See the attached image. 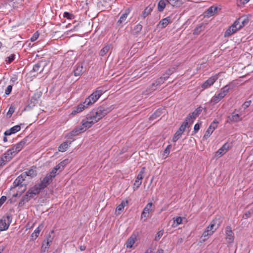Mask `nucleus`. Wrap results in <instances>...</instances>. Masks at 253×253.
I'll use <instances>...</instances> for the list:
<instances>
[{
	"instance_id": "obj_26",
	"label": "nucleus",
	"mask_w": 253,
	"mask_h": 253,
	"mask_svg": "<svg viewBox=\"0 0 253 253\" xmlns=\"http://www.w3.org/2000/svg\"><path fill=\"white\" fill-rule=\"evenodd\" d=\"M25 144V141L22 140L15 145L11 149L13 151H14L15 154H16L18 152L21 150Z\"/></svg>"
},
{
	"instance_id": "obj_12",
	"label": "nucleus",
	"mask_w": 253,
	"mask_h": 253,
	"mask_svg": "<svg viewBox=\"0 0 253 253\" xmlns=\"http://www.w3.org/2000/svg\"><path fill=\"white\" fill-rule=\"evenodd\" d=\"M218 124V122L217 120H214L208 127L207 130L206 132V133L204 136V137H209L212 134L215 129L217 127Z\"/></svg>"
},
{
	"instance_id": "obj_22",
	"label": "nucleus",
	"mask_w": 253,
	"mask_h": 253,
	"mask_svg": "<svg viewBox=\"0 0 253 253\" xmlns=\"http://www.w3.org/2000/svg\"><path fill=\"white\" fill-rule=\"evenodd\" d=\"M249 21V19L248 17L246 16L241 17L237 20H236V22L238 24V25L241 26V29L245 25H246L248 23Z\"/></svg>"
},
{
	"instance_id": "obj_19",
	"label": "nucleus",
	"mask_w": 253,
	"mask_h": 253,
	"mask_svg": "<svg viewBox=\"0 0 253 253\" xmlns=\"http://www.w3.org/2000/svg\"><path fill=\"white\" fill-rule=\"evenodd\" d=\"M52 179L48 174L43 178L41 183H39L43 189L47 187L52 181Z\"/></svg>"
},
{
	"instance_id": "obj_27",
	"label": "nucleus",
	"mask_w": 253,
	"mask_h": 253,
	"mask_svg": "<svg viewBox=\"0 0 253 253\" xmlns=\"http://www.w3.org/2000/svg\"><path fill=\"white\" fill-rule=\"evenodd\" d=\"M20 126L19 125H16L12 127L10 129L6 130L4 134L5 136L10 135L11 134H13L19 131L20 130Z\"/></svg>"
},
{
	"instance_id": "obj_49",
	"label": "nucleus",
	"mask_w": 253,
	"mask_h": 253,
	"mask_svg": "<svg viewBox=\"0 0 253 253\" xmlns=\"http://www.w3.org/2000/svg\"><path fill=\"white\" fill-rule=\"evenodd\" d=\"M142 26L140 24H137L133 29V32L137 34L140 32L142 30Z\"/></svg>"
},
{
	"instance_id": "obj_34",
	"label": "nucleus",
	"mask_w": 253,
	"mask_h": 253,
	"mask_svg": "<svg viewBox=\"0 0 253 253\" xmlns=\"http://www.w3.org/2000/svg\"><path fill=\"white\" fill-rule=\"evenodd\" d=\"M36 168L34 169H29L27 171H25V172L23 173V174H25V176L26 177L27 176H31V177H33L34 176H36L37 175V171L35 169Z\"/></svg>"
},
{
	"instance_id": "obj_6",
	"label": "nucleus",
	"mask_w": 253,
	"mask_h": 253,
	"mask_svg": "<svg viewBox=\"0 0 253 253\" xmlns=\"http://www.w3.org/2000/svg\"><path fill=\"white\" fill-rule=\"evenodd\" d=\"M155 210V206L152 203H149L147 204L144 208L143 211L141 213V218L143 219L144 218V221L146 220V218L148 217L149 213L153 212Z\"/></svg>"
},
{
	"instance_id": "obj_24",
	"label": "nucleus",
	"mask_w": 253,
	"mask_h": 253,
	"mask_svg": "<svg viewBox=\"0 0 253 253\" xmlns=\"http://www.w3.org/2000/svg\"><path fill=\"white\" fill-rule=\"evenodd\" d=\"M170 21V17H167L165 18H164L159 22V23L157 25V27L160 29H163L165 28L169 23Z\"/></svg>"
},
{
	"instance_id": "obj_14",
	"label": "nucleus",
	"mask_w": 253,
	"mask_h": 253,
	"mask_svg": "<svg viewBox=\"0 0 253 253\" xmlns=\"http://www.w3.org/2000/svg\"><path fill=\"white\" fill-rule=\"evenodd\" d=\"M218 9V8L217 6H212L206 10L205 12L204 16L207 18H210L214 16L217 13Z\"/></svg>"
},
{
	"instance_id": "obj_5",
	"label": "nucleus",
	"mask_w": 253,
	"mask_h": 253,
	"mask_svg": "<svg viewBox=\"0 0 253 253\" xmlns=\"http://www.w3.org/2000/svg\"><path fill=\"white\" fill-rule=\"evenodd\" d=\"M12 218L11 215L7 214L0 219V231H5L8 228L11 222Z\"/></svg>"
},
{
	"instance_id": "obj_2",
	"label": "nucleus",
	"mask_w": 253,
	"mask_h": 253,
	"mask_svg": "<svg viewBox=\"0 0 253 253\" xmlns=\"http://www.w3.org/2000/svg\"><path fill=\"white\" fill-rule=\"evenodd\" d=\"M110 111L109 108L99 106L97 108L93 109L87 116L88 117L89 120H91L93 123L95 124L106 115Z\"/></svg>"
},
{
	"instance_id": "obj_45",
	"label": "nucleus",
	"mask_w": 253,
	"mask_h": 253,
	"mask_svg": "<svg viewBox=\"0 0 253 253\" xmlns=\"http://www.w3.org/2000/svg\"><path fill=\"white\" fill-rule=\"evenodd\" d=\"M171 148V145H169L167 146V148L165 149V150L164 151L163 157L164 159H166L168 157V155H169L170 153V150Z\"/></svg>"
},
{
	"instance_id": "obj_44",
	"label": "nucleus",
	"mask_w": 253,
	"mask_h": 253,
	"mask_svg": "<svg viewBox=\"0 0 253 253\" xmlns=\"http://www.w3.org/2000/svg\"><path fill=\"white\" fill-rule=\"evenodd\" d=\"M152 7H151V6H147L144 10L143 14H142V16L143 17V18H145L146 17H147L148 15H149L150 14V13L151 12V11H152Z\"/></svg>"
},
{
	"instance_id": "obj_17",
	"label": "nucleus",
	"mask_w": 253,
	"mask_h": 253,
	"mask_svg": "<svg viewBox=\"0 0 253 253\" xmlns=\"http://www.w3.org/2000/svg\"><path fill=\"white\" fill-rule=\"evenodd\" d=\"M229 144L226 143L216 153V156L221 157L229 149Z\"/></svg>"
},
{
	"instance_id": "obj_18",
	"label": "nucleus",
	"mask_w": 253,
	"mask_h": 253,
	"mask_svg": "<svg viewBox=\"0 0 253 253\" xmlns=\"http://www.w3.org/2000/svg\"><path fill=\"white\" fill-rule=\"evenodd\" d=\"M220 224V222L218 221L217 219H214L212 220L210 225L208 226L207 228L209 230L212 231L213 233H214L219 227Z\"/></svg>"
},
{
	"instance_id": "obj_61",
	"label": "nucleus",
	"mask_w": 253,
	"mask_h": 253,
	"mask_svg": "<svg viewBox=\"0 0 253 253\" xmlns=\"http://www.w3.org/2000/svg\"><path fill=\"white\" fill-rule=\"evenodd\" d=\"M200 129V125L199 124H196L195 125L194 127V130L195 132H197Z\"/></svg>"
},
{
	"instance_id": "obj_60",
	"label": "nucleus",
	"mask_w": 253,
	"mask_h": 253,
	"mask_svg": "<svg viewBox=\"0 0 253 253\" xmlns=\"http://www.w3.org/2000/svg\"><path fill=\"white\" fill-rule=\"evenodd\" d=\"M6 197L3 196L0 199V206L2 205L6 201Z\"/></svg>"
},
{
	"instance_id": "obj_31",
	"label": "nucleus",
	"mask_w": 253,
	"mask_h": 253,
	"mask_svg": "<svg viewBox=\"0 0 253 253\" xmlns=\"http://www.w3.org/2000/svg\"><path fill=\"white\" fill-rule=\"evenodd\" d=\"M129 12L130 10L129 9L126 10L125 12L121 16L120 19L118 21L117 23L118 24H122L126 22Z\"/></svg>"
},
{
	"instance_id": "obj_63",
	"label": "nucleus",
	"mask_w": 253,
	"mask_h": 253,
	"mask_svg": "<svg viewBox=\"0 0 253 253\" xmlns=\"http://www.w3.org/2000/svg\"><path fill=\"white\" fill-rule=\"evenodd\" d=\"M244 216H246L245 218H248V217H250V216H251V212L250 211H248V212H246L244 214Z\"/></svg>"
},
{
	"instance_id": "obj_53",
	"label": "nucleus",
	"mask_w": 253,
	"mask_h": 253,
	"mask_svg": "<svg viewBox=\"0 0 253 253\" xmlns=\"http://www.w3.org/2000/svg\"><path fill=\"white\" fill-rule=\"evenodd\" d=\"M163 233H164V231L163 230H161L160 231H159L156 237H155V240L156 241H158L160 239V238L162 237L163 235Z\"/></svg>"
},
{
	"instance_id": "obj_13",
	"label": "nucleus",
	"mask_w": 253,
	"mask_h": 253,
	"mask_svg": "<svg viewBox=\"0 0 253 253\" xmlns=\"http://www.w3.org/2000/svg\"><path fill=\"white\" fill-rule=\"evenodd\" d=\"M42 189H43L42 188V187L39 184H37L30 188L27 192H28V194L32 195L31 196L33 198L35 196L39 194Z\"/></svg>"
},
{
	"instance_id": "obj_47",
	"label": "nucleus",
	"mask_w": 253,
	"mask_h": 253,
	"mask_svg": "<svg viewBox=\"0 0 253 253\" xmlns=\"http://www.w3.org/2000/svg\"><path fill=\"white\" fill-rule=\"evenodd\" d=\"M181 132H179V130H177L174 134L173 138H172V141L174 142H176L181 137L182 134Z\"/></svg>"
},
{
	"instance_id": "obj_15",
	"label": "nucleus",
	"mask_w": 253,
	"mask_h": 253,
	"mask_svg": "<svg viewBox=\"0 0 253 253\" xmlns=\"http://www.w3.org/2000/svg\"><path fill=\"white\" fill-rule=\"evenodd\" d=\"M86 70V67H84L83 64H76L74 67V75L75 76H79Z\"/></svg>"
},
{
	"instance_id": "obj_1",
	"label": "nucleus",
	"mask_w": 253,
	"mask_h": 253,
	"mask_svg": "<svg viewBox=\"0 0 253 253\" xmlns=\"http://www.w3.org/2000/svg\"><path fill=\"white\" fill-rule=\"evenodd\" d=\"M104 91L101 89H97L92 92L88 97H87L84 102L79 104L77 106L74 107L71 112L72 115H75L82 112L84 109L87 108L89 106L94 103L97 99L104 93Z\"/></svg>"
},
{
	"instance_id": "obj_51",
	"label": "nucleus",
	"mask_w": 253,
	"mask_h": 253,
	"mask_svg": "<svg viewBox=\"0 0 253 253\" xmlns=\"http://www.w3.org/2000/svg\"><path fill=\"white\" fill-rule=\"evenodd\" d=\"M230 27L234 30V31L236 32L239 30L241 29V26L238 25V24L236 22V21L234 22V23L230 26Z\"/></svg>"
},
{
	"instance_id": "obj_9",
	"label": "nucleus",
	"mask_w": 253,
	"mask_h": 253,
	"mask_svg": "<svg viewBox=\"0 0 253 253\" xmlns=\"http://www.w3.org/2000/svg\"><path fill=\"white\" fill-rule=\"evenodd\" d=\"M225 239L228 243H233L235 239L234 234L232 230L231 226H227L225 228Z\"/></svg>"
},
{
	"instance_id": "obj_55",
	"label": "nucleus",
	"mask_w": 253,
	"mask_h": 253,
	"mask_svg": "<svg viewBox=\"0 0 253 253\" xmlns=\"http://www.w3.org/2000/svg\"><path fill=\"white\" fill-rule=\"evenodd\" d=\"M39 34L38 33V32H36V33H35L32 36V37L31 38V42H33L34 41H35L39 37Z\"/></svg>"
},
{
	"instance_id": "obj_38",
	"label": "nucleus",
	"mask_w": 253,
	"mask_h": 253,
	"mask_svg": "<svg viewBox=\"0 0 253 253\" xmlns=\"http://www.w3.org/2000/svg\"><path fill=\"white\" fill-rule=\"evenodd\" d=\"M231 89L229 85H227L224 86L223 88L221 89L219 93L222 94V96L224 97L227 94V93L229 91V90Z\"/></svg>"
},
{
	"instance_id": "obj_36",
	"label": "nucleus",
	"mask_w": 253,
	"mask_h": 253,
	"mask_svg": "<svg viewBox=\"0 0 253 253\" xmlns=\"http://www.w3.org/2000/svg\"><path fill=\"white\" fill-rule=\"evenodd\" d=\"M60 172L61 171H59V169L56 166L52 169L51 171L47 174L50 176V177L53 179L56 176V175L59 174Z\"/></svg>"
},
{
	"instance_id": "obj_30",
	"label": "nucleus",
	"mask_w": 253,
	"mask_h": 253,
	"mask_svg": "<svg viewBox=\"0 0 253 253\" xmlns=\"http://www.w3.org/2000/svg\"><path fill=\"white\" fill-rule=\"evenodd\" d=\"M43 225L42 224H41L38 227H37L34 232L32 234L31 237L33 240H36L39 236L40 233L42 229L43 228Z\"/></svg>"
},
{
	"instance_id": "obj_20",
	"label": "nucleus",
	"mask_w": 253,
	"mask_h": 253,
	"mask_svg": "<svg viewBox=\"0 0 253 253\" xmlns=\"http://www.w3.org/2000/svg\"><path fill=\"white\" fill-rule=\"evenodd\" d=\"M213 231L209 230L207 228H206V229L205 231L203 232L202 234V235L201 236L200 238V242L203 243L205 242L206 240H207L209 237L211 236L213 234Z\"/></svg>"
},
{
	"instance_id": "obj_52",
	"label": "nucleus",
	"mask_w": 253,
	"mask_h": 253,
	"mask_svg": "<svg viewBox=\"0 0 253 253\" xmlns=\"http://www.w3.org/2000/svg\"><path fill=\"white\" fill-rule=\"evenodd\" d=\"M173 219L174 222H176V226H177L179 225V224H182L183 218L179 216V217H177L176 218H173Z\"/></svg>"
},
{
	"instance_id": "obj_54",
	"label": "nucleus",
	"mask_w": 253,
	"mask_h": 253,
	"mask_svg": "<svg viewBox=\"0 0 253 253\" xmlns=\"http://www.w3.org/2000/svg\"><path fill=\"white\" fill-rule=\"evenodd\" d=\"M12 89V85H9L5 90V94L6 95L9 94Z\"/></svg>"
},
{
	"instance_id": "obj_28",
	"label": "nucleus",
	"mask_w": 253,
	"mask_h": 253,
	"mask_svg": "<svg viewBox=\"0 0 253 253\" xmlns=\"http://www.w3.org/2000/svg\"><path fill=\"white\" fill-rule=\"evenodd\" d=\"M168 3L172 7H179L183 4V0H166Z\"/></svg>"
},
{
	"instance_id": "obj_7",
	"label": "nucleus",
	"mask_w": 253,
	"mask_h": 253,
	"mask_svg": "<svg viewBox=\"0 0 253 253\" xmlns=\"http://www.w3.org/2000/svg\"><path fill=\"white\" fill-rule=\"evenodd\" d=\"M145 167L142 168L139 173L136 176V178L133 184V190H135L138 189L142 183V179L144 177V174L145 173Z\"/></svg>"
},
{
	"instance_id": "obj_40",
	"label": "nucleus",
	"mask_w": 253,
	"mask_h": 253,
	"mask_svg": "<svg viewBox=\"0 0 253 253\" xmlns=\"http://www.w3.org/2000/svg\"><path fill=\"white\" fill-rule=\"evenodd\" d=\"M190 125H190V124L185 120L184 122L182 124L178 130H179V132L183 133L185 130L186 127H190Z\"/></svg>"
},
{
	"instance_id": "obj_48",
	"label": "nucleus",
	"mask_w": 253,
	"mask_h": 253,
	"mask_svg": "<svg viewBox=\"0 0 253 253\" xmlns=\"http://www.w3.org/2000/svg\"><path fill=\"white\" fill-rule=\"evenodd\" d=\"M234 30H233L230 27L225 31L224 33V37H228L230 36L231 35H233L235 33V32L234 31Z\"/></svg>"
},
{
	"instance_id": "obj_56",
	"label": "nucleus",
	"mask_w": 253,
	"mask_h": 253,
	"mask_svg": "<svg viewBox=\"0 0 253 253\" xmlns=\"http://www.w3.org/2000/svg\"><path fill=\"white\" fill-rule=\"evenodd\" d=\"M15 110V108L13 106H10L9 108L8 111L7 113V115H9V117L11 116V115L14 113Z\"/></svg>"
},
{
	"instance_id": "obj_42",
	"label": "nucleus",
	"mask_w": 253,
	"mask_h": 253,
	"mask_svg": "<svg viewBox=\"0 0 253 253\" xmlns=\"http://www.w3.org/2000/svg\"><path fill=\"white\" fill-rule=\"evenodd\" d=\"M204 26L203 24H201L199 26L197 27L194 30L193 34L194 35H199L201 33L202 31H203L204 29Z\"/></svg>"
},
{
	"instance_id": "obj_32",
	"label": "nucleus",
	"mask_w": 253,
	"mask_h": 253,
	"mask_svg": "<svg viewBox=\"0 0 253 253\" xmlns=\"http://www.w3.org/2000/svg\"><path fill=\"white\" fill-rule=\"evenodd\" d=\"M161 109H157L149 118V121H152L158 119L162 114Z\"/></svg>"
},
{
	"instance_id": "obj_41",
	"label": "nucleus",
	"mask_w": 253,
	"mask_h": 253,
	"mask_svg": "<svg viewBox=\"0 0 253 253\" xmlns=\"http://www.w3.org/2000/svg\"><path fill=\"white\" fill-rule=\"evenodd\" d=\"M166 5V2L165 0H160L158 4V9L159 11H162Z\"/></svg>"
},
{
	"instance_id": "obj_11",
	"label": "nucleus",
	"mask_w": 253,
	"mask_h": 253,
	"mask_svg": "<svg viewBox=\"0 0 253 253\" xmlns=\"http://www.w3.org/2000/svg\"><path fill=\"white\" fill-rule=\"evenodd\" d=\"M218 79V75H214L205 81L201 85L203 89H206L211 86Z\"/></svg>"
},
{
	"instance_id": "obj_64",
	"label": "nucleus",
	"mask_w": 253,
	"mask_h": 253,
	"mask_svg": "<svg viewBox=\"0 0 253 253\" xmlns=\"http://www.w3.org/2000/svg\"><path fill=\"white\" fill-rule=\"evenodd\" d=\"M144 253H153V251L152 249H147Z\"/></svg>"
},
{
	"instance_id": "obj_16",
	"label": "nucleus",
	"mask_w": 253,
	"mask_h": 253,
	"mask_svg": "<svg viewBox=\"0 0 253 253\" xmlns=\"http://www.w3.org/2000/svg\"><path fill=\"white\" fill-rule=\"evenodd\" d=\"M137 239V235L135 234H132L127 239L126 242V247L127 248H134L133 246Z\"/></svg>"
},
{
	"instance_id": "obj_3",
	"label": "nucleus",
	"mask_w": 253,
	"mask_h": 253,
	"mask_svg": "<svg viewBox=\"0 0 253 253\" xmlns=\"http://www.w3.org/2000/svg\"><path fill=\"white\" fill-rule=\"evenodd\" d=\"M168 75H163V76L158 79L155 82L145 91L142 92V95H148L156 90L165 81L168 79Z\"/></svg>"
},
{
	"instance_id": "obj_58",
	"label": "nucleus",
	"mask_w": 253,
	"mask_h": 253,
	"mask_svg": "<svg viewBox=\"0 0 253 253\" xmlns=\"http://www.w3.org/2000/svg\"><path fill=\"white\" fill-rule=\"evenodd\" d=\"M7 161H5V159L2 157L0 158V168L3 166L5 165L7 163Z\"/></svg>"
},
{
	"instance_id": "obj_57",
	"label": "nucleus",
	"mask_w": 253,
	"mask_h": 253,
	"mask_svg": "<svg viewBox=\"0 0 253 253\" xmlns=\"http://www.w3.org/2000/svg\"><path fill=\"white\" fill-rule=\"evenodd\" d=\"M251 103V101H248L245 102L242 105V107L244 109L247 108L248 107H249L250 106Z\"/></svg>"
},
{
	"instance_id": "obj_4",
	"label": "nucleus",
	"mask_w": 253,
	"mask_h": 253,
	"mask_svg": "<svg viewBox=\"0 0 253 253\" xmlns=\"http://www.w3.org/2000/svg\"><path fill=\"white\" fill-rule=\"evenodd\" d=\"M25 174L22 173L17 177V178L13 182V185L11 188V189H14L17 187H19L21 190L20 191V194L23 193L26 190L27 184L23 183L25 179Z\"/></svg>"
},
{
	"instance_id": "obj_59",
	"label": "nucleus",
	"mask_w": 253,
	"mask_h": 253,
	"mask_svg": "<svg viewBox=\"0 0 253 253\" xmlns=\"http://www.w3.org/2000/svg\"><path fill=\"white\" fill-rule=\"evenodd\" d=\"M52 239L53 238L51 237V235H49L45 240V242H47V244H48L52 242Z\"/></svg>"
},
{
	"instance_id": "obj_62",
	"label": "nucleus",
	"mask_w": 253,
	"mask_h": 253,
	"mask_svg": "<svg viewBox=\"0 0 253 253\" xmlns=\"http://www.w3.org/2000/svg\"><path fill=\"white\" fill-rule=\"evenodd\" d=\"M49 246V244H47V242H45V240H44L42 245V248H43L44 247V248L46 249L48 248Z\"/></svg>"
},
{
	"instance_id": "obj_25",
	"label": "nucleus",
	"mask_w": 253,
	"mask_h": 253,
	"mask_svg": "<svg viewBox=\"0 0 253 253\" xmlns=\"http://www.w3.org/2000/svg\"><path fill=\"white\" fill-rule=\"evenodd\" d=\"M128 204L127 201H123L121 203L117 206L115 211V214L116 215H119L121 213L125 207L127 206Z\"/></svg>"
},
{
	"instance_id": "obj_29",
	"label": "nucleus",
	"mask_w": 253,
	"mask_h": 253,
	"mask_svg": "<svg viewBox=\"0 0 253 253\" xmlns=\"http://www.w3.org/2000/svg\"><path fill=\"white\" fill-rule=\"evenodd\" d=\"M31 195H32L28 194V192H27L25 195L22 197V199L19 202V206L22 207L25 203L28 202L30 199L32 198Z\"/></svg>"
},
{
	"instance_id": "obj_23",
	"label": "nucleus",
	"mask_w": 253,
	"mask_h": 253,
	"mask_svg": "<svg viewBox=\"0 0 253 253\" xmlns=\"http://www.w3.org/2000/svg\"><path fill=\"white\" fill-rule=\"evenodd\" d=\"M241 120V118L240 116L238 114H236L235 112H233L231 116L228 117L227 122H238Z\"/></svg>"
},
{
	"instance_id": "obj_50",
	"label": "nucleus",
	"mask_w": 253,
	"mask_h": 253,
	"mask_svg": "<svg viewBox=\"0 0 253 253\" xmlns=\"http://www.w3.org/2000/svg\"><path fill=\"white\" fill-rule=\"evenodd\" d=\"M16 56H17L15 54H11L8 57H6L5 61L8 62L9 63L12 62L14 60Z\"/></svg>"
},
{
	"instance_id": "obj_8",
	"label": "nucleus",
	"mask_w": 253,
	"mask_h": 253,
	"mask_svg": "<svg viewBox=\"0 0 253 253\" xmlns=\"http://www.w3.org/2000/svg\"><path fill=\"white\" fill-rule=\"evenodd\" d=\"M202 111V108L201 107H198L193 112L188 115L185 120L187 121L190 125L192 124L194 120L200 115Z\"/></svg>"
},
{
	"instance_id": "obj_33",
	"label": "nucleus",
	"mask_w": 253,
	"mask_h": 253,
	"mask_svg": "<svg viewBox=\"0 0 253 253\" xmlns=\"http://www.w3.org/2000/svg\"><path fill=\"white\" fill-rule=\"evenodd\" d=\"M222 94H220L219 92L213 96L211 100V102L213 104H215L219 102L222 98L224 97L222 96Z\"/></svg>"
},
{
	"instance_id": "obj_10",
	"label": "nucleus",
	"mask_w": 253,
	"mask_h": 253,
	"mask_svg": "<svg viewBox=\"0 0 253 253\" xmlns=\"http://www.w3.org/2000/svg\"><path fill=\"white\" fill-rule=\"evenodd\" d=\"M93 124H94V123H93L91 120H89L88 117L86 115V120H83L81 125L79 126L80 127V130L84 132L86 129L90 128Z\"/></svg>"
},
{
	"instance_id": "obj_43",
	"label": "nucleus",
	"mask_w": 253,
	"mask_h": 253,
	"mask_svg": "<svg viewBox=\"0 0 253 253\" xmlns=\"http://www.w3.org/2000/svg\"><path fill=\"white\" fill-rule=\"evenodd\" d=\"M111 45H107L104 46L100 51V55L102 56L105 55L109 50Z\"/></svg>"
},
{
	"instance_id": "obj_46",
	"label": "nucleus",
	"mask_w": 253,
	"mask_h": 253,
	"mask_svg": "<svg viewBox=\"0 0 253 253\" xmlns=\"http://www.w3.org/2000/svg\"><path fill=\"white\" fill-rule=\"evenodd\" d=\"M43 69V67H41L40 64H35L33 67V71L34 72H37L41 73Z\"/></svg>"
},
{
	"instance_id": "obj_35",
	"label": "nucleus",
	"mask_w": 253,
	"mask_h": 253,
	"mask_svg": "<svg viewBox=\"0 0 253 253\" xmlns=\"http://www.w3.org/2000/svg\"><path fill=\"white\" fill-rule=\"evenodd\" d=\"M83 132L82 130H80V127L79 126L78 127H76L73 130H72L71 132H70L68 134V136L69 137H72V136H75Z\"/></svg>"
},
{
	"instance_id": "obj_37",
	"label": "nucleus",
	"mask_w": 253,
	"mask_h": 253,
	"mask_svg": "<svg viewBox=\"0 0 253 253\" xmlns=\"http://www.w3.org/2000/svg\"><path fill=\"white\" fill-rule=\"evenodd\" d=\"M71 143V142H70L69 143L68 142H63L59 146L58 150L62 152L66 151L68 147L69 144H70Z\"/></svg>"
},
{
	"instance_id": "obj_39",
	"label": "nucleus",
	"mask_w": 253,
	"mask_h": 253,
	"mask_svg": "<svg viewBox=\"0 0 253 253\" xmlns=\"http://www.w3.org/2000/svg\"><path fill=\"white\" fill-rule=\"evenodd\" d=\"M68 159H65L61 162L58 165L56 166L58 169H59V171H61L68 163Z\"/></svg>"
},
{
	"instance_id": "obj_21",
	"label": "nucleus",
	"mask_w": 253,
	"mask_h": 253,
	"mask_svg": "<svg viewBox=\"0 0 253 253\" xmlns=\"http://www.w3.org/2000/svg\"><path fill=\"white\" fill-rule=\"evenodd\" d=\"M16 154L12 149L8 150L3 155L2 157L5 159V161H9Z\"/></svg>"
}]
</instances>
